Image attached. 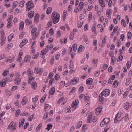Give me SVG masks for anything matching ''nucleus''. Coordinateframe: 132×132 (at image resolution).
Listing matches in <instances>:
<instances>
[{
  "instance_id": "nucleus-9",
  "label": "nucleus",
  "mask_w": 132,
  "mask_h": 132,
  "mask_svg": "<svg viewBox=\"0 0 132 132\" xmlns=\"http://www.w3.org/2000/svg\"><path fill=\"white\" fill-rule=\"evenodd\" d=\"M102 107H99L95 109V112L97 115H98L102 111Z\"/></svg>"
},
{
  "instance_id": "nucleus-38",
  "label": "nucleus",
  "mask_w": 132,
  "mask_h": 132,
  "mask_svg": "<svg viewBox=\"0 0 132 132\" xmlns=\"http://www.w3.org/2000/svg\"><path fill=\"white\" fill-rule=\"evenodd\" d=\"M75 102H73L71 104L72 108L73 109H72L73 110H74L75 109L76 106V105L75 103Z\"/></svg>"
},
{
  "instance_id": "nucleus-51",
  "label": "nucleus",
  "mask_w": 132,
  "mask_h": 132,
  "mask_svg": "<svg viewBox=\"0 0 132 132\" xmlns=\"http://www.w3.org/2000/svg\"><path fill=\"white\" fill-rule=\"evenodd\" d=\"M60 77V75L59 74H56L55 76V79L56 81H57L58 79Z\"/></svg>"
},
{
  "instance_id": "nucleus-53",
  "label": "nucleus",
  "mask_w": 132,
  "mask_h": 132,
  "mask_svg": "<svg viewBox=\"0 0 132 132\" xmlns=\"http://www.w3.org/2000/svg\"><path fill=\"white\" fill-rule=\"evenodd\" d=\"M98 62V60L96 59H93L92 61V63L95 64H96Z\"/></svg>"
},
{
  "instance_id": "nucleus-60",
  "label": "nucleus",
  "mask_w": 132,
  "mask_h": 132,
  "mask_svg": "<svg viewBox=\"0 0 132 132\" xmlns=\"http://www.w3.org/2000/svg\"><path fill=\"white\" fill-rule=\"evenodd\" d=\"M49 32L51 35H53L54 33L53 29L52 28H51Z\"/></svg>"
},
{
  "instance_id": "nucleus-54",
  "label": "nucleus",
  "mask_w": 132,
  "mask_h": 132,
  "mask_svg": "<svg viewBox=\"0 0 132 132\" xmlns=\"http://www.w3.org/2000/svg\"><path fill=\"white\" fill-rule=\"evenodd\" d=\"M47 52V51H45L44 50H43L41 51V54H40V55L43 56V55H45Z\"/></svg>"
},
{
  "instance_id": "nucleus-27",
  "label": "nucleus",
  "mask_w": 132,
  "mask_h": 132,
  "mask_svg": "<svg viewBox=\"0 0 132 132\" xmlns=\"http://www.w3.org/2000/svg\"><path fill=\"white\" fill-rule=\"evenodd\" d=\"M50 106L48 104H46L45 105V107L44 110L45 111H48L50 109Z\"/></svg>"
},
{
  "instance_id": "nucleus-61",
  "label": "nucleus",
  "mask_w": 132,
  "mask_h": 132,
  "mask_svg": "<svg viewBox=\"0 0 132 132\" xmlns=\"http://www.w3.org/2000/svg\"><path fill=\"white\" fill-rule=\"evenodd\" d=\"M60 54L58 53L57 54H56L55 55V58L57 60H58L59 58L60 57Z\"/></svg>"
},
{
  "instance_id": "nucleus-16",
  "label": "nucleus",
  "mask_w": 132,
  "mask_h": 132,
  "mask_svg": "<svg viewBox=\"0 0 132 132\" xmlns=\"http://www.w3.org/2000/svg\"><path fill=\"white\" fill-rule=\"evenodd\" d=\"M131 106V105L128 102H127L125 104L124 107L125 109L127 110H128Z\"/></svg>"
},
{
  "instance_id": "nucleus-33",
  "label": "nucleus",
  "mask_w": 132,
  "mask_h": 132,
  "mask_svg": "<svg viewBox=\"0 0 132 132\" xmlns=\"http://www.w3.org/2000/svg\"><path fill=\"white\" fill-rule=\"evenodd\" d=\"M30 60V58L29 56L28 55L26 56L24 58V61L27 62H29Z\"/></svg>"
},
{
  "instance_id": "nucleus-50",
  "label": "nucleus",
  "mask_w": 132,
  "mask_h": 132,
  "mask_svg": "<svg viewBox=\"0 0 132 132\" xmlns=\"http://www.w3.org/2000/svg\"><path fill=\"white\" fill-rule=\"evenodd\" d=\"M117 82L118 81L117 80L114 81L113 84V87H115L117 86L118 85Z\"/></svg>"
},
{
  "instance_id": "nucleus-23",
  "label": "nucleus",
  "mask_w": 132,
  "mask_h": 132,
  "mask_svg": "<svg viewBox=\"0 0 132 132\" xmlns=\"http://www.w3.org/2000/svg\"><path fill=\"white\" fill-rule=\"evenodd\" d=\"M32 87L34 89H36L37 87V83L35 82H33L31 84Z\"/></svg>"
},
{
  "instance_id": "nucleus-36",
  "label": "nucleus",
  "mask_w": 132,
  "mask_h": 132,
  "mask_svg": "<svg viewBox=\"0 0 132 132\" xmlns=\"http://www.w3.org/2000/svg\"><path fill=\"white\" fill-rule=\"evenodd\" d=\"M127 68L128 69H129L131 65V62L130 61H128L126 64Z\"/></svg>"
},
{
  "instance_id": "nucleus-15",
  "label": "nucleus",
  "mask_w": 132,
  "mask_h": 132,
  "mask_svg": "<svg viewBox=\"0 0 132 132\" xmlns=\"http://www.w3.org/2000/svg\"><path fill=\"white\" fill-rule=\"evenodd\" d=\"M55 87H52L50 90L49 93L50 95H53L55 93Z\"/></svg>"
},
{
  "instance_id": "nucleus-2",
  "label": "nucleus",
  "mask_w": 132,
  "mask_h": 132,
  "mask_svg": "<svg viewBox=\"0 0 132 132\" xmlns=\"http://www.w3.org/2000/svg\"><path fill=\"white\" fill-rule=\"evenodd\" d=\"M123 117L122 114L118 112L114 120V123H118L119 121H121L122 120Z\"/></svg>"
},
{
  "instance_id": "nucleus-28",
  "label": "nucleus",
  "mask_w": 132,
  "mask_h": 132,
  "mask_svg": "<svg viewBox=\"0 0 132 132\" xmlns=\"http://www.w3.org/2000/svg\"><path fill=\"white\" fill-rule=\"evenodd\" d=\"M84 49V47L82 45H80L79 46L78 50V52H81Z\"/></svg>"
},
{
  "instance_id": "nucleus-58",
  "label": "nucleus",
  "mask_w": 132,
  "mask_h": 132,
  "mask_svg": "<svg viewBox=\"0 0 132 132\" xmlns=\"http://www.w3.org/2000/svg\"><path fill=\"white\" fill-rule=\"evenodd\" d=\"M20 109H18L16 111L15 115L16 117H18L19 114L20 113Z\"/></svg>"
},
{
  "instance_id": "nucleus-19",
  "label": "nucleus",
  "mask_w": 132,
  "mask_h": 132,
  "mask_svg": "<svg viewBox=\"0 0 132 132\" xmlns=\"http://www.w3.org/2000/svg\"><path fill=\"white\" fill-rule=\"evenodd\" d=\"M93 82V79H92L89 78L86 81V84L88 85H90Z\"/></svg>"
},
{
  "instance_id": "nucleus-11",
  "label": "nucleus",
  "mask_w": 132,
  "mask_h": 132,
  "mask_svg": "<svg viewBox=\"0 0 132 132\" xmlns=\"http://www.w3.org/2000/svg\"><path fill=\"white\" fill-rule=\"evenodd\" d=\"M28 40L26 39H23L19 45V46L20 48H22L23 46L28 42Z\"/></svg>"
},
{
  "instance_id": "nucleus-14",
  "label": "nucleus",
  "mask_w": 132,
  "mask_h": 132,
  "mask_svg": "<svg viewBox=\"0 0 132 132\" xmlns=\"http://www.w3.org/2000/svg\"><path fill=\"white\" fill-rule=\"evenodd\" d=\"M33 71L31 69H28L27 71V75L29 77H31L33 75Z\"/></svg>"
},
{
  "instance_id": "nucleus-49",
  "label": "nucleus",
  "mask_w": 132,
  "mask_h": 132,
  "mask_svg": "<svg viewBox=\"0 0 132 132\" xmlns=\"http://www.w3.org/2000/svg\"><path fill=\"white\" fill-rule=\"evenodd\" d=\"M35 79L34 77H31V78H30L28 80V82L30 84L31 83V81L34 80Z\"/></svg>"
},
{
  "instance_id": "nucleus-62",
  "label": "nucleus",
  "mask_w": 132,
  "mask_h": 132,
  "mask_svg": "<svg viewBox=\"0 0 132 132\" xmlns=\"http://www.w3.org/2000/svg\"><path fill=\"white\" fill-rule=\"evenodd\" d=\"M88 24H86L85 25L84 27V30L85 31H87L88 30Z\"/></svg>"
},
{
  "instance_id": "nucleus-59",
  "label": "nucleus",
  "mask_w": 132,
  "mask_h": 132,
  "mask_svg": "<svg viewBox=\"0 0 132 132\" xmlns=\"http://www.w3.org/2000/svg\"><path fill=\"white\" fill-rule=\"evenodd\" d=\"M72 47L73 48V51L75 52H76L77 50V45L74 44L73 45Z\"/></svg>"
},
{
  "instance_id": "nucleus-17",
  "label": "nucleus",
  "mask_w": 132,
  "mask_h": 132,
  "mask_svg": "<svg viewBox=\"0 0 132 132\" xmlns=\"http://www.w3.org/2000/svg\"><path fill=\"white\" fill-rule=\"evenodd\" d=\"M106 14L107 17L108 18L109 17V19H110L111 16H109L112 14L111 10L110 9H109L106 11Z\"/></svg>"
},
{
  "instance_id": "nucleus-37",
  "label": "nucleus",
  "mask_w": 132,
  "mask_h": 132,
  "mask_svg": "<svg viewBox=\"0 0 132 132\" xmlns=\"http://www.w3.org/2000/svg\"><path fill=\"white\" fill-rule=\"evenodd\" d=\"M0 84H1V86L3 87L5 85V81L4 80H2V81L0 82Z\"/></svg>"
},
{
  "instance_id": "nucleus-39",
  "label": "nucleus",
  "mask_w": 132,
  "mask_h": 132,
  "mask_svg": "<svg viewBox=\"0 0 132 132\" xmlns=\"http://www.w3.org/2000/svg\"><path fill=\"white\" fill-rule=\"evenodd\" d=\"M9 73V70H5L3 73V75L4 76H6Z\"/></svg>"
},
{
  "instance_id": "nucleus-4",
  "label": "nucleus",
  "mask_w": 132,
  "mask_h": 132,
  "mask_svg": "<svg viewBox=\"0 0 132 132\" xmlns=\"http://www.w3.org/2000/svg\"><path fill=\"white\" fill-rule=\"evenodd\" d=\"M79 79L77 77H74L72 79L71 81L69 82L68 83V85H69L71 82H72V84L74 85L76 84L78 82Z\"/></svg>"
},
{
  "instance_id": "nucleus-43",
  "label": "nucleus",
  "mask_w": 132,
  "mask_h": 132,
  "mask_svg": "<svg viewBox=\"0 0 132 132\" xmlns=\"http://www.w3.org/2000/svg\"><path fill=\"white\" fill-rule=\"evenodd\" d=\"M82 124V122L81 121H80L78 123L77 125V128L78 129L80 127Z\"/></svg>"
},
{
  "instance_id": "nucleus-6",
  "label": "nucleus",
  "mask_w": 132,
  "mask_h": 132,
  "mask_svg": "<svg viewBox=\"0 0 132 132\" xmlns=\"http://www.w3.org/2000/svg\"><path fill=\"white\" fill-rule=\"evenodd\" d=\"M85 102L86 104V106H88L89 105L90 99L89 96H85Z\"/></svg>"
},
{
  "instance_id": "nucleus-41",
  "label": "nucleus",
  "mask_w": 132,
  "mask_h": 132,
  "mask_svg": "<svg viewBox=\"0 0 132 132\" xmlns=\"http://www.w3.org/2000/svg\"><path fill=\"white\" fill-rule=\"evenodd\" d=\"M131 79H126V82L125 85L126 86L128 85L130 83Z\"/></svg>"
},
{
  "instance_id": "nucleus-35",
  "label": "nucleus",
  "mask_w": 132,
  "mask_h": 132,
  "mask_svg": "<svg viewBox=\"0 0 132 132\" xmlns=\"http://www.w3.org/2000/svg\"><path fill=\"white\" fill-rule=\"evenodd\" d=\"M42 126V123H40L38 126L37 127V128H36V131H39L40 128Z\"/></svg>"
},
{
  "instance_id": "nucleus-18",
  "label": "nucleus",
  "mask_w": 132,
  "mask_h": 132,
  "mask_svg": "<svg viewBox=\"0 0 132 132\" xmlns=\"http://www.w3.org/2000/svg\"><path fill=\"white\" fill-rule=\"evenodd\" d=\"M24 27V23L23 21H21L19 24V29L21 30H22L23 28Z\"/></svg>"
},
{
  "instance_id": "nucleus-1",
  "label": "nucleus",
  "mask_w": 132,
  "mask_h": 132,
  "mask_svg": "<svg viewBox=\"0 0 132 132\" xmlns=\"http://www.w3.org/2000/svg\"><path fill=\"white\" fill-rule=\"evenodd\" d=\"M51 18L53 24H55L59 22L60 18V15L56 12H53L51 15Z\"/></svg>"
},
{
  "instance_id": "nucleus-5",
  "label": "nucleus",
  "mask_w": 132,
  "mask_h": 132,
  "mask_svg": "<svg viewBox=\"0 0 132 132\" xmlns=\"http://www.w3.org/2000/svg\"><path fill=\"white\" fill-rule=\"evenodd\" d=\"M34 70V72L36 74L42 73L43 71V70L42 69L40 68H35Z\"/></svg>"
},
{
  "instance_id": "nucleus-32",
  "label": "nucleus",
  "mask_w": 132,
  "mask_h": 132,
  "mask_svg": "<svg viewBox=\"0 0 132 132\" xmlns=\"http://www.w3.org/2000/svg\"><path fill=\"white\" fill-rule=\"evenodd\" d=\"M14 36V35L13 34H11L8 37V41H10L11 39Z\"/></svg>"
},
{
  "instance_id": "nucleus-3",
  "label": "nucleus",
  "mask_w": 132,
  "mask_h": 132,
  "mask_svg": "<svg viewBox=\"0 0 132 132\" xmlns=\"http://www.w3.org/2000/svg\"><path fill=\"white\" fill-rule=\"evenodd\" d=\"M26 5L28 8L26 9V11H29L34 7V5L32 1H28Z\"/></svg>"
},
{
  "instance_id": "nucleus-30",
  "label": "nucleus",
  "mask_w": 132,
  "mask_h": 132,
  "mask_svg": "<svg viewBox=\"0 0 132 132\" xmlns=\"http://www.w3.org/2000/svg\"><path fill=\"white\" fill-rule=\"evenodd\" d=\"M84 3L82 2H80L79 5V9L81 11L82 9L83 8Z\"/></svg>"
},
{
  "instance_id": "nucleus-10",
  "label": "nucleus",
  "mask_w": 132,
  "mask_h": 132,
  "mask_svg": "<svg viewBox=\"0 0 132 132\" xmlns=\"http://www.w3.org/2000/svg\"><path fill=\"white\" fill-rule=\"evenodd\" d=\"M28 99L26 96H24L22 99L21 102L22 104L23 105H24L26 104L27 102Z\"/></svg>"
},
{
  "instance_id": "nucleus-25",
  "label": "nucleus",
  "mask_w": 132,
  "mask_h": 132,
  "mask_svg": "<svg viewBox=\"0 0 132 132\" xmlns=\"http://www.w3.org/2000/svg\"><path fill=\"white\" fill-rule=\"evenodd\" d=\"M103 95L101 93L99 95V100L101 102H102L104 100V98L103 97Z\"/></svg>"
},
{
  "instance_id": "nucleus-7",
  "label": "nucleus",
  "mask_w": 132,
  "mask_h": 132,
  "mask_svg": "<svg viewBox=\"0 0 132 132\" xmlns=\"http://www.w3.org/2000/svg\"><path fill=\"white\" fill-rule=\"evenodd\" d=\"M110 90L107 89L106 90H104L101 92L102 94L105 97L107 96L109 94Z\"/></svg>"
},
{
  "instance_id": "nucleus-40",
  "label": "nucleus",
  "mask_w": 132,
  "mask_h": 132,
  "mask_svg": "<svg viewBox=\"0 0 132 132\" xmlns=\"http://www.w3.org/2000/svg\"><path fill=\"white\" fill-rule=\"evenodd\" d=\"M92 13L91 12H90L89 13L88 15V19L89 21H91L92 20Z\"/></svg>"
},
{
  "instance_id": "nucleus-55",
  "label": "nucleus",
  "mask_w": 132,
  "mask_h": 132,
  "mask_svg": "<svg viewBox=\"0 0 132 132\" xmlns=\"http://www.w3.org/2000/svg\"><path fill=\"white\" fill-rule=\"evenodd\" d=\"M129 115L127 114L126 116L125 117V122H127L128 121Z\"/></svg>"
},
{
  "instance_id": "nucleus-31",
  "label": "nucleus",
  "mask_w": 132,
  "mask_h": 132,
  "mask_svg": "<svg viewBox=\"0 0 132 132\" xmlns=\"http://www.w3.org/2000/svg\"><path fill=\"white\" fill-rule=\"evenodd\" d=\"M25 3V1L24 0H22L19 3V6L20 7H23L24 5V3Z\"/></svg>"
},
{
  "instance_id": "nucleus-52",
  "label": "nucleus",
  "mask_w": 132,
  "mask_h": 132,
  "mask_svg": "<svg viewBox=\"0 0 132 132\" xmlns=\"http://www.w3.org/2000/svg\"><path fill=\"white\" fill-rule=\"evenodd\" d=\"M13 121L11 122L10 123L9 125L8 126V127L7 128L8 129H11V128L13 126Z\"/></svg>"
},
{
  "instance_id": "nucleus-13",
  "label": "nucleus",
  "mask_w": 132,
  "mask_h": 132,
  "mask_svg": "<svg viewBox=\"0 0 132 132\" xmlns=\"http://www.w3.org/2000/svg\"><path fill=\"white\" fill-rule=\"evenodd\" d=\"M25 119H23V120L21 119L19 121V128H20L23 125Z\"/></svg>"
},
{
  "instance_id": "nucleus-47",
  "label": "nucleus",
  "mask_w": 132,
  "mask_h": 132,
  "mask_svg": "<svg viewBox=\"0 0 132 132\" xmlns=\"http://www.w3.org/2000/svg\"><path fill=\"white\" fill-rule=\"evenodd\" d=\"M128 38V39H131L132 36V34L130 32H129L127 34Z\"/></svg>"
},
{
  "instance_id": "nucleus-48",
  "label": "nucleus",
  "mask_w": 132,
  "mask_h": 132,
  "mask_svg": "<svg viewBox=\"0 0 132 132\" xmlns=\"http://www.w3.org/2000/svg\"><path fill=\"white\" fill-rule=\"evenodd\" d=\"M91 29L92 32H93L94 33H95V34H96V28L94 26H92V27Z\"/></svg>"
},
{
  "instance_id": "nucleus-20",
  "label": "nucleus",
  "mask_w": 132,
  "mask_h": 132,
  "mask_svg": "<svg viewBox=\"0 0 132 132\" xmlns=\"http://www.w3.org/2000/svg\"><path fill=\"white\" fill-rule=\"evenodd\" d=\"M25 23L27 25H30L32 24V21L30 20L26 19L25 20Z\"/></svg>"
},
{
  "instance_id": "nucleus-12",
  "label": "nucleus",
  "mask_w": 132,
  "mask_h": 132,
  "mask_svg": "<svg viewBox=\"0 0 132 132\" xmlns=\"http://www.w3.org/2000/svg\"><path fill=\"white\" fill-rule=\"evenodd\" d=\"M39 15L38 13H36L34 17V21L35 22H38L39 21Z\"/></svg>"
},
{
  "instance_id": "nucleus-29",
  "label": "nucleus",
  "mask_w": 132,
  "mask_h": 132,
  "mask_svg": "<svg viewBox=\"0 0 132 132\" xmlns=\"http://www.w3.org/2000/svg\"><path fill=\"white\" fill-rule=\"evenodd\" d=\"M21 81V79L20 78L18 77L16 79V80L15 82L16 84L18 85L19 84Z\"/></svg>"
},
{
  "instance_id": "nucleus-56",
  "label": "nucleus",
  "mask_w": 132,
  "mask_h": 132,
  "mask_svg": "<svg viewBox=\"0 0 132 132\" xmlns=\"http://www.w3.org/2000/svg\"><path fill=\"white\" fill-rule=\"evenodd\" d=\"M84 90V88L82 86H81L79 89V91L81 93Z\"/></svg>"
},
{
  "instance_id": "nucleus-42",
  "label": "nucleus",
  "mask_w": 132,
  "mask_h": 132,
  "mask_svg": "<svg viewBox=\"0 0 132 132\" xmlns=\"http://www.w3.org/2000/svg\"><path fill=\"white\" fill-rule=\"evenodd\" d=\"M14 60V58L13 57H10V58L8 59L7 61H6V62L11 63L13 62Z\"/></svg>"
},
{
  "instance_id": "nucleus-64",
  "label": "nucleus",
  "mask_w": 132,
  "mask_h": 132,
  "mask_svg": "<svg viewBox=\"0 0 132 132\" xmlns=\"http://www.w3.org/2000/svg\"><path fill=\"white\" fill-rule=\"evenodd\" d=\"M12 16H10L7 19L8 22H12Z\"/></svg>"
},
{
  "instance_id": "nucleus-46",
  "label": "nucleus",
  "mask_w": 132,
  "mask_h": 132,
  "mask_svg": "<svg viewBox=\"0 0 132 132\" xmlns=\"http://www.w3.org/2000/svg\"><path fill=\"white\" fill-rule=\"evenodd\" d=\"M34 114H33L32 115L30 116H29V117L28 118V121H31L34 118Z\"/></svg>"
},
{
  "instance_id": "nucleus-34",
  "label": "nucleus",
  "mask_w": 132,
  "mask_h": 132,
  "mask_svg": "<svg viewBox=\"0 0 132 132\" xmlns=\"http://www.w3.org/2000/svg\"><path fill=\"white\" fill-rule=\"evenodd\" d=\"M47 127L46 129H47L48 131L51 129L53 127L52 125L51 124H47Z\"/></svg>"
},
{
  "instance_id": "nucleus-24",
  "label": "nucleus",
  "mask_w": 132,
  "mask_h": 132,
  "mask_svg": "<svg viewBox=\"0 0 132 132\" xmlns=\"http://www.w3.org/2000/svg\"><path fill=\"white\" fill-rule=\"evenodd\" d=\"M103 120L105 122V125L107 124L110 121V119L107 118H104Z\"/></svg>"
},
{
  "instance_id": "nucleus-21",
  "label": "nucleus",
  "mask_w": 132,
  "mask_h": 132,
  "mask_svg": "<svg viewBox=\"0 0 132 132\" xmlns=\"http://www.w3.org/2000/svg\"><path fill=\"white\" fill-rule=\"evenodd\" d=\"M34 11H31L30 12L28 13V15L30 18H32L34 16Z\"/></svg>"
},
{
  "instance_id": "nucleus-26",
  "label": "nucleus",
  "mask_w": 132,
  "mask_h": 132,
  "mask_svg": "<svg viewBox=\"0 0 132 132\" xmlns=\"http://www.w3.org/2000/svg\"><path fill=\"white\" fill-rule=\"evenodd\" d=\"M52 10V8L51 7H48L46 11V13L47 14H50Z\"/></svg>"
},
{
  "instance_id": "nucleus-57",
  "label": "nucleus",
  "mask_w": 132,
  "mask_h": 132,
  "mask_svg": "<svg viewBox=\"0 0 132 132\" xmlns=\"http://www.w3.org/2000/svg\"><path fill=\"white\" fill-rule=\"evenodd\" d=\"M38 96L37 95L35 97L32 99L33 101L34 102H36L38 100Z\"/></svg>"
},
{
  "instance_id": "nucleus-45",
  "label": "nucleus",
  "mask_w": 132,
  "mask_h": 132,
  "mask_svg": "<svg viewBox=\"0 0 132 132\" xmlns=\"http://www.w3.org/2000/svg\"><path fill=\"white\" fill-rule=\"evenodd\" d=\"M84 40L86 43L88 44L89 43V41L87 36H84Z\"/></svg>"
},
{
  "instance_id": "nucleus-63",
  "label": "nucleus",
  "mask_w": 132,
  "mask_h": 132,
  "mask_svg": "<svg viewBox=\"0 0 132 132\" xmlns=\"http://www.w3.org/2000/svg\"><path fill=\"white\" fill-rule=\"evenodd\" d=\"M37 30V29L36 28H35L33 29H32V30L31 31L32 34V35H34V33Z\"/></svg>"
},
{
  "instance_id": "nucleus-44",
  "label": "nucleus",
  "mask_w": 132,
  "mask_h": 132,
  "mask_svg": "<svg viewBox=\"0 0 132 132\" xmlns=\"http://www.w3.org/2000/svg\"><path fill=\"white\" fill-rule=\"evenodd\" d=\"M69 106H67L65 110V112L66 113H69L71 112Z\"/></svg>"
},
{
  "instance_id": "nucleus-8",
  "label": "nucleus",
  "mask_w": 132,
  "mask_h": 132,
  "mask_svg": "<svg viewBox=\"0 0 132 132\" xmlns=\"http://www.w3.org/2000/svg\"><path fill=\"white\" fill-rule=\"evenodd\" d=\"M0 39L1 40V46H3L5 42L6 37L4 36H1Z\"/></svg>"
},
{
  "instance_id": "nucleus-22",
  "label": "nucleus",
  "mask_w": 132,
  "mask_h": 132,
  "mask_svg": "<svg viewBox=\"0 0 132 132\" xmlns=\"http://www.w3.org/2000/svg\"><path fill=\"white\" fill-rule=\"evenodd\" d=\"M99 2L102 7H103L105 6V5L104 2L103 0H99Z\"/></svg>"
}]
</instances>
